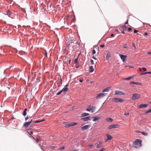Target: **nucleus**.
<instances>
[{
  "mask_svg": "<svg viewBox=\"0 0 151 151\" xmlns=\"http://www.w3.org/2000/svg\"><path fill=\"white\" fill-rule=\"evenodd\" d=\"M27 108H25L24 111L23 113V114L24 116H25L27 114Z\"/></svg>",
  "mask_w": 151,
  "mask_h": 151,
  "instance_id": "nucleus-23",
  "label": "nucleus"
},
{
  "mask_svg": "<svg viewBox=\"0 0 151 151\" xmlns=\"http://www.w3.org/2000/svg\"><path fill=\"white\" fill-rule=\"evenodd\" d=\"M106 52H107V54L106 56V59L107 60H108L109 58L111 57V55L109 51H106Z\"/></svg>",
  "mask_w": 151,
  "mask_h": 151,
  "instance_id": "nucleus-15",
  "label": "nucleus"
},
{
  "mask_svg": "<svg viewBox=\"0 0 151 151\" xmlns=\"http://www.w3.org/2000/svg\"><path fill=\"white\" fill-rule=\"evenodd\" d=\"M91 127V125L89 124L86 125L84 126L81 127V129L83 130H86L88 129Z\"/></svg>",
  "mask_w": 151,
  "mask_h": 151,
  "instance_id": "nucleus-8",
  "label": "nucleus"
},
{
  "mask_svg": "<svg viewBox=\"0 0 151 151\" xmlns=\"http://www.w3.org/2000/svg\"><path fill=\"white\" fill-rule=\"evenodd\" d=\"M45 55H46V56H47V52H45Z\"/></svg>",
  "mask_w": 151,
  "mask_h": 151,
  "instance_id": "nucleus-57",
  "label": "nucleus"
},
{
  "mask_svg": "<svg viewBox=\"0 0 151 151\" xmlns=\"http://www.w3.org/2000/svg\"><path fill=\"white\" fill-rule=\"evenodd\" d=\"M92 58H93V59L95 60H96V59L95 58V57H94V56H93V57H92Z\"/></svg>",
  "mask_w": 151,
  "mask_h": 151,
  "instance_id": "nucleus-51",
  "label": "nucleus"
},
{
  "mask_svg": "<svg viewBox=\"0 0 151 151\" xmlns=\"http://www.w3.org/2000/svg\"><path fill=\"white\" fill-rule=\"evenodd\" d=\"M129 114V113H125L124 114V115L125 116L128 115Z\"/></svg>",
  "mask_w": 151,
  "mask_h": 151,
  "instance_id": "nucleus-39",
  "label": "nucleus"
},
{
  "mask_svg": "<svg viewBox=\"0 0 151 151\" xmlns=\"http://www.w3.org/2000/svg\"><path fill=\"white\" fill-rule=\"evenodd\" d=\"M106 136L107 139L105 141V142H107L111 140L112 138V137L109 134H107Z\"/></svg>",
  "mask_w": 151,
  "mask_h": 151,
  "instance_id": "nucleus-13",
  "label": "nucleus"
},
{
  "mask_svg": "<svg viewBox=\"0 0 151 151\" xmlns=\"http://www.w3.org/2000/svg\"><path fill=\"white\" fill-rule=\"evenodd\" d=\"M128 24V20H127V22H125V24Z\"/></svg>",
  "mask_w": 151,
  "mask_h": 151,
  "instance_id": "nucleus-58",
  "label": "nucleus"
},
{
  "mask_svg": "<svg viewBox=\"0 0 151 151\" xmlns=\"http://www.w3.org/2000/svg\"><path fill=\"white\" fill-rule=\"evenodd\" d=\"M132 77H129L127 78H124V80H130V79H131L132 78Z\"/></svg>",
  "mask_w": 151,
  "mask_h": 151,
  "instance_id": "nucleus-29",
  "label": "nucleus"
},
{
  "mask_svg": "<svg viewBox=\"0 0 151 151\" xmlns=\"http://www.w3.org/2000/svg\"><path fill=\"white\" fill-rule=\"evenodd\" d=\"M142 141L139 139H136L133 142L134 147L136 148H138L142 146Z\"/></svg>",
  "mask_w": 151,
  "mask_h": 151,
  "instance_id": "nucleus-1",
  "label": "nucleus"
},
{
  "mask_svg": "<svg viewBox=\"0 0 151 151\" xmlns=\"http://www.w3.org/2000/svg\"><path fill=\"white\" fill-rule=\"evenodd\" d=\"M40 77H39L38 78V79L39 80L40 79Z\"/></svg>",
  "mask_w": 151,
  "mask_h": 151,
  "instance_id": "nucleus-64",
  "label": "nucleus"
},
{
  "mask_svg": "<svg viewBox=\"0 0 151 151\" xmlns=\"http://www.w3.org/2000/svg\"><path fill=\"white\" fill-rule=\"evenodd\" d=\"M142 70H144V71H145L146 70V69L145 68H142Z\"/></svg>",
  "mask_w": 151,
  "mask_h": 151,
  "instance_id": "nucleus-43",
  "label": "nucleus"
},
{
  "mask_svg": "<svg viewBox=\"0 0 151 151\" xmlns=\"http://www.w3.org/2000/svg\"><path fill=\"white\" fill-rule=\"evenodd\" d=\"M148 105L147 104H141L139 106V107L140 108H142L143 107H147Z\"/></svg>",
  "mask_w": 151,
  "mask_h": 151,
  "instance_id": "nucleus-18",
  "label": "nucleus"
},
{
  "mask_svg": "<svg viewBox=\"0 0 151 151\" xmlns=\"http://www.w3.org/2000/svg\"><path fill=\"white\" fill-rule=\"evenodd\" d=\"M110 88L108 87L107 88H106L105 89H104L103 91H102V92H108L110 90Z\"/></svg>",
  "mask_w": 151,
  "mask_h": 151,
  "instance_id": "nucleus-20",
  "label": "nucleus"
},
{
  "mask_svg": "<svg viewBox=\"0 0 151 151\" xmlns=\"http://www.w3.org/2000/svg\"><path fill=\"white\" fill-rule=\"evenodd\" d=\"M6 14L9 17H10L11 15V12L9 10H7Z\"/></svg>",
  "mask_w": 151,
  "mask_h": 151,
  "instance_id": "nucleus-28",
  "label": "nucleus"
},
{
  "mask_svg": "<svg viewBox=\"0 0 151 151\" xmlns=\"http://www.w3.org/2000/svg\"><path fill=\"white\" fill-rule=\"evenodd\" d=\"M34 122L35 123H37L40 122L41 121H37Z\"/></svg>",
  "mask_w": 151,
  "mask_h": 151,
  "instance_id": "nucleus-45",
  "label": "nucleus"
},
{
  "mask_svg": "<svg viewBox=\"0 0 151 151\" xmlns=\"http://www.w3.org/2000/svg\"><path fill=\"white\" fill-rule=\"evenodd\" d=\"M141 133H142V134L144 136H147L148 134L147 133H145L144 132H141Z\"/></svg>",
  "mask_w": 151,
  "mask_h": 151,
  "instance_id": "nucleus-27",
  "label": "nucleus"
},
{
  "mask_svg": "<svg viewBox=\"0 0 151 151\" xmlns=\"http://www.w3.org/2000/svg\"><path fill=\"white\" fill-rule=\"evenodd\" d=\"M96 53V51L95 50H93V52H92V54L93 55H94V54H95Z\"/></svg>",
  "mask_w": 151,
  "mask_h": 151,
  "instance_id": "nucleus-35",
  "label": "nucleus"
},
{
  "mask_svg": "<svg viewBox=\"0 0 151 151\" xmlns=\"http://www.w3.org/2000/svg\"><path fill=\"white\" fill-rule=\"evenodd\" d=\"M104 149L102 148L99 151H104Z\"/></svg>",
  "mask_w": 151,
  "mask_h": 151,
  "instance_id": "nucleus-52",
  "label": "nucleus"
},
{
  "mask_svg": "<svg viewBox=\"0 0 151 151\" xmlns=\"http://www.w3.org/2000/svg\"><path fill=\"white\" fill-rule=\"evenodd\" d=\"M29 137H32V138H33L34 139H35L32 136V135H30V136H29Z\"/></svg>",
  "mask_w": 151,
  "mask_h": 151,
  "instance_id": "nucleus-59",
  "label": "nucleus"
},
{
  "mask_svg": "<svg viewBox=\"0 0 151 151\" xmlns=\"http://www.w3.org/2000/svg\"><path fill=\"white\" fill-rule=\"evenodd\" d=\"M36 140L37 143H38L39 142V139H37Z\"/></svg>",
  "mask_w": 151,
  "mask_h": 151,
  "instance_id": "nucleus-48",
  "label": "nucleus"
},
{
  "mask_svg": "<svg viewBox=\"0 0 151 151\" xmlns=\"http://www.w3.org/2000/svg\"><path fill=\"white\" fill-rule=\"evenodd\" d=\"M90 106H89L88 108L86 109V111H91L92 113L94 112L96 107L94 106H92L91 108H90Z\"/></svg>",
  "mask_w": 151,
  "mask_h": 151,
  "instance_id": "nucleus-3",
  "label": "nucleus"
},
{
  "mask_svg": "<svg viewBox=\"0 0 151 151\" xmlns=\"http://www.w3.org/2000/svg\"><path fill=\"white\" fill-rule=\"evenodd\" d=\"M27 132L29 134H32L33 133V132L32 131H31L30 132Z\"/></svg>",
  "mask_w": 151,
  "mask_h": 151,
  "instance_id": "nucleus-36",
  "label": "nucleus"
},
{
  "mask_svg": "<svg viewBox=\"0 0 151 151\" xmlns=\"http://www.w3.org/2000/svg\"><path fill=\"white\" fill-rule=\"evenodd\" d=\"M83 80L80 79V80H79V81H80L81 82V83L82 82H83Z\"/></svg>",
  "mask_w": 151,
  "mask_h": 151,
  "instance_id": "nucleus-54",
  "label": "nucleus"
},
{
  "mask_svg": "<svg viewBox=\"0 0 151 151\" xmlns=\"http://www.w3.org/2000/svg\"><path fill=\"white\" fill-rule=\"evenodd\" d=\"M45 121V120L44 119H42V120L41 121H41V122H43V121Z\"/></svg>",
  "mask_w": 151,
  "mask_h": 151,
  "instance_id": "nucleus-61",
  "label": "nucleus"
},
{
  "mask_svg": "<svg viewBox=\"0 0 151 151\" xmlns=\"http://www.w3.org/2000/svg\"><path fill=\"white\" fill-rule=\"evenodd\" d=\"M93 146V145L92 144L88 146V147H91Z\"/></svg>",
  "mask_w": 151,
  "mask_h": 151,
  "instance_id": "nucleus-44",
  "label": "nucleus"
},
{
  "mask_svg": "<svg viewBox=\"0 0 151 151\" xmlns=\"http://www.w3.org/2000/svg\"><path fill=\"white\" fill-rule=\"evenodd\" d=\"M64 148H65V147H61L60 148L59 150H63L64 149Z\"/></svg>",
  "mask_w": 151,
  "mask_h": 151,
  "instance_id": "nucleus-37",
  "label": "nucleus"
},
{
  "mask_svg": "<svg viewBox=\"0 0 151 151\" xmlns=\"http://www.w3.org/2000/svg\"><path fill=\"white\" fill-rule=\"evenodd\" d=\"M132 46L134 47V49L136 48L134 43H132Z\"/></svg>",
  "mask_w": 151,
  "mask_h": 151,
  "instance_id": "nucleus-40",
  "label": "nucleus"
},
{
  "mask_svg": "<svg viewBox=\"0 0 151 151\" xmlns=\"http://www.w3.org/2000/svg\"><path fill=\"white\" fill-rule=\"evenodd\" d=\"M140 96V95L139 94L134 93L133 94L132 99L133 100H135L138 99Z\"/></svg>",
  "mask_w": 151,
  "mask_h": 151,
  "instance_id": "nucleus-5",
  "label": "nucleus"
},
{
  "mask_svg": "<svg viewBox=\"0 0 151 151\" xmlns=\"http://www.w3.org/2000/svg\"><path fill=\"white\" fill-rule=\"evenodd\" d=\"M89 113H84L82 114H81V116L82 117H83L85 116H89Z\"/></svg>",
  "mask_w": 151,
  "mask_h": 151,
  "instance_id": "nucleus-22",
  "label": "nucleus"
},
{
  "mask_svg": "<svg viewBox=\"0 0 151 151\" xmlns=\"http://www.w3.org/2000/svg\"><path fill=\"white\" fill-rule=\"evenodd\" d=\"M92 118L93 121H96L98 119H101V117L100 116L93 117Z\"/></svg>",
  "mask_w": 151,
  "mask_h": 151,
  "instance_id": "nucleus-16",
  "label": "nucleus"
},
{
  "mask_svg": "<svg viewBox=\"0 0 151 151\" xmlns=\"http://www.w3.org/2000/svg\"><path fill=\"white\" fill-rule=\"evenodd\" d=\"M147 54L149 55H151V52H147Z\"/></svg>",
  "mask_w": 151,
  "mask_h": 151,
  "instance_id": "nucleus-49",
  "label": "nucleus"
},
{
  "mask_svg": "<svg viewBox=\"0 0 151 151\" xmlns=\"http://www.w3.org/2000/svg\"><path fill=\"white\" fill-rule=\"evenodd\" d=\"M114 36V35L113 34H111V37H113Z\"/></svg>",
  "mask_w": 151,
  "mask_h": 151,
  "instance_id": "nucleus-56",
  "label": "nucleus"
},
{
  "mask_svg": "<svg viewBox=\"0 0 151 151\" xmlns=\"http://www.w3.org/2000/svg\"><path fill=\"white\" fill-rule=\"evenodd\" d=\"M124 31H123L122 32V34H124L125 33V32H124Z\"/></svg>",
  "mask_w": 151,
  "mask_h": 151,
  "instance_id": "nucleus-60",
  "label": "nucleus"
},
{
  "mask_svg": "<svg viewBox=\"0 0 151 151\" xmlns=\"http://www.w3.org/2000/svg\"><path fill=\"white\" fill-rule=\"evenodd\" d=\"M90 72H92L94 71V68L93 66H91L89 68Z\"/></svg>",
  "mask_w": 151,
  "mask_h": 151,
  "instance_id": "nucleus-24",
  "label": "nucleus"
},
{
  "mask_svg": "<svg viewBox=\"0 0 151 151\" xmlns=\"http://www.w3.org/2000/svg\"><path fill=\"white\" fill-rule=\"evenodd\" d=\"M148 74V72H145V73H140L139 74L140 75H145V74Z\"/></svg>",
  "mask_w": 151,
  "mask_h": 151,
  "instance_id": "nucleus-30",
  "label": "nucleus"
},
{
  "mask_svg": "<svg viewBox=\"0 0 151 151\" xmlns=\"http://www.w3.org/2000/svg\"><path fill=\"white\" fill-rule=\"evenodd\" d=\"M144 35H148V33L147 32L144 33Z\"/></svg>",
  "mask_w": 151,
  "mask_h": 151,
  "instance_id": "nucleus-53",
  "label": "nucleus"
},
{
  "mask_svg": "<svg viewBox=\"0 0 151 151\" xmlns=\"http://www.w3.org/2000/svg\"><path fill=\"white\" fill-rule=\"evenodd\" d=\"M28 118V116H27L25 118V119L26 120H27Z\"/></svg>",
  "mask_w": 151,
  "mask_h": 151,
  "instance_id": "nucleus-55",
  "label": "nucleus"
},
{
  "mask_svg": "<svg viewBox=\"0 0 151 151\" xmlns=\"http://www.w3.org/2000/svg\"><path fill=\"white\" fill-rule=\"evenodd\" d=\"M148 74H151V72H148Z\"/></svg>",
  "mask_w": 151,
  "mask_h": 151,
  "instance_id": "nucleus-63",
  "label": "nucleus"
},
{
  "mask_svg": "<svg viewBox=\"0 0 151 151\" xmlns=\"http://www.w3.org/2000/svg\"><path fill=\"white\" fill-rule=\"evenodd\" d=\"M121 28L123 31H125L127 29V27L125 25H124Z\"/></svg>",
  "mask_w": 151,
  "mask_h": 151,
  "instance_id": "nucleus-26",
  "label": "nucleus"
},
{
  "mask_svg": "<svg viewBox=\"0 0 151 151\" xmlns=\"http://www.w3.org/2000/svg\"><path fill=\"white\" fill-rule=\"evenodd\" d=\"M68 86V84H66L65 86V87L62 90V92H63L64 93H65L66 92H67L68 90V88H67V86Z\"/></svg>",
  "mask_w": 151,
  "mask_h": 151,
  "instance_id": "nucleus-11",
  "label": "nucleus"
},
{
  "mask_svg": "<svg viewBox=\"0 0 151 151\" xmlns=\"http://www.w3.org/2000/svg\"><path fill=\"white\" fill-rule=\"evenodd\" d=\"M104 45H100V47H104Z\"/></svg>",
  "mask_w": 151,
  "mask_h": 151,
  "instance_id": "nucleus-47",
  "label": "nucleus"
},
{
  "mask_svg": "<svg viewBox=\"0 0 151 151\" xmlns=\"http://www.w3.org/2000/svg\"><path fill=\"white\" fill-rule=\"evenodd\" d=\"M130 83L131 84H135L137 85H140L141 84V83H138V82H135L134 81L130 82Z\"/></svg>",
  "mask_w": 151,
  "mask_h": 151,
  "instance_id": "nucleus-19",
  "label": "nucleus"
},
{
  "mask_svg": "<svg viewBox=\"0 0 151 151\" xmlns=\"http://www.w3.org/2000/svg\"><path fill=\"white\" fill-rule=\"evenodd\" d=\"M91 62L92 64H94V63H93V60H91Z\"/></svg>",
  "mask_w": 151,
  "mask_h": 151,
  "instance_id": "nucleus-46",
  "label": "nucleus"
},
{
  "mask_svg": "<svg viewBox=\"0 0 151 151\" xmlns=\"http://www.w3.org/2000/svg\"><path fill=\"white\" fill-rule=\"evenodd\" d=\"M102 142L101 141H99V143L97 145V148H99L102 147Z\"/></svg>",
  "mask_w": 151,
  "mask_h": 151,
  "instance_id": "nucleus-17",
  "label": "nucleus"
},
{
  "mask_svg": "<svg viewBox=\"0 0 151 151\" xmlns=\"http://www.w3.org/2000/svg\"><path fill=\"white\" fill-rule=\"evenodd\" d=\"M32 119H31V120L29 122H25L23 125L25 127H28V126L32 122Z\"/></svg>",
  "mask_w": 151,
  "mask_h": 151,
  "instance_id": "nucleus-9",
  "label": "nucleus"
},
{
  "mask_svg": "<svg viewBox=\"0 0 151 151\" xmlns=\"http://www.w3.org/2000/svg\"><path fill=\"white\" fill-rule=\"evenodd\" d=\"M142 70V68H139V70L140 71H141Z\"/></svg>",
  "mask_w": 151,
  "mask_h": 151,
  "instance_id": "nucleus-62",
  "label": "nucleus"
},
{
  "mask_svg": "<svg viewBox=\"0 0 151 151\" xmlns=\"http://www.w3.org/2000/svg\"><path fill=\"white\" fill-rule=\"evenodd\" d=\"M77 123H70L69 124H67L66 123V122H64L63 123V124H65V126L64 127L65 128L68 127L72 126H74L75 125H76L77 124Z\"/></svg>",
  "mask_w": 151,
  "mask_h": 151,
  "instance_id": "nucleus-4",
  "label": "nucleus"
},
{
  "mask_svg": "<svg viewBox=\"0 0 151 151\" xmlns=\"http://www.w3.org/2000/svg\"><path fill=\"white\" fill-rule=\"evenodd\" d=\"M55 147L54 146H52L50 147V148L51 149H53L55 148Z\"/></svg>",
  "mask_w": 151,
  "mask_h": 151,
  "instance_id": "nucleus-41",
  "label": "nucleus"
},
{
  "mask_svg": "<svg viewBox=\"0 0 151 151\" xmlns=\"http://www.w3.org/2000/svg\"><path fill=\"white\" fill-rule=\"evenodd\" d=\"M39 145L41 149L43 151H44V150L42 149V146L40 144H39Z\"/></svg>",
  "mask_w": 151,
  "mask_h": 151,
  "instance_id": "nucleus-42",
  "label": "nucleus"
},
{
  "mask_svg": "<svg viewBox=\"0 0 151 151\" xmlns=\"http://www.w3.org/2000/svg\"><path fill=\"white\" fill-rule=\"evenodd\" d=\"M106 121L107 122H111L113 121V119L111 118H108L106 119Z\"/></svg>",
  "mask_w": 151,
  "mask_h": 151,
  "instance_id": "nucleus-25",
  "label": "nucleus"
},
{
  "mask_svg": "<svg viewBox=\"0 0 151 151\" xmlns=\"http://www.w3.org/2000/svg\"><path fill=\"white\" fill-rule=\"evenodd\" d=\"M138 32V30H137L136 29H134V33H137Z\"/></svg>",
  "mask_w": 151,
  "mask_h": 151,
  "instance_id": "nucleus-38",
  "label": "nucleus"
},
{
  "mask_svg": "<svg viewBox=\"0 0 151 151\" xmlns=\"http://www.w3.org/2000/svg\"><path fill=\"white\" fill-rule=\"evenodd\" d=\"M91 117L90 116L85 117V118H82L81 120L83 121H86L89 120H90Z\"/></svg>",
  "mask_w": 151,
  "mask_h": 151,
  "instance_id": "nucleus-12",
  "label": "nucleus"
},
{
  "mask_svg": "<svg viewBox=\"0 0 151 151\" xmlns=\"http://www.w3.org/2000/svg\"><path fill=\"white\" fill-rule=\"evenodd\" d=\"M128 47L127 45V44H125L124 46V47L125 48H127Z\"/></svg>",
  "mask_w": 151,
  "mask_h": 151,
  "instance_id": "nucleus-34",
  "label": "nucleus"
},
{
  "mask_svg": "<svg viewBox=\"0 0 151 151\" xmlns=\"http://www.w3.org/2000/svg\"><path fill=\"white\" fill-rule=\"evenodd\" d=\"M150 112H151V109H150L149 110L146 111L145 112L146 113H148Z\"/></svg>",
  "mask_w": 151,
  "mask_h": 151,
  "instance_id": "nucleus-32",
  "label": "nucleus"
},
{
  "mask_svg": "<svg viewBox=\"0 0 151 151\" xmlns=\"http://www.w3.org/2000/svg\"><path fill=\"white\" fill-rule=\"evenodd\" d=\"M128 30H129V31H131L132 30V29L131 28H128Z\"/></svg>",
  "mask_w": 151,
  "mask_h": 151,
  "instance_id": "nucleus-50",
  "label": "nucleus"
},
{
  "mask_svg": "<svg viewBox=\"0 0 151 151\" xmlns=\"http://www.w3.org/2000/svg\"><path fill=\"white\" fill-rule=\"evenodd\" d=\"M119 56L121 59L122 60L123 62H124L125 61V59L127 58V56L122 55H120Z\"/></svg>",
  "mask_w": 151,
  "mask_h": 151,
  "instance_id": "nucleus-14",
  "label": "nucleus"
},
{
  "mask_svg": "<svg viewBox=\"0 0 151 151\" xmlns=\"http://www.w3.org/2000/svg\"><path fill=\"white\" fill-rule=\"evenodd\" d=\"M115 94L117 95H124L125 93L122 92L121 91H116L115 92Z\"/></svg>",
  "mask_w": 151,
  "mask_h": 151,
  "instance_id": "nucleus-10",
  "label": "nucleus"
},
{
  "mask_svg": "<svg viewBox=\"0 0 151 151\" xmlns=\"http://www.w3.org/2000/svg\"><path fill=\"white\" fill-rule=\"evenodd\" d=\"M58 87H60L62 84V80L61 78H60V81L58 83Z\"/></svg>",
  "mask_w": 151,
  "mask_h": 151,
  "instance_id": "nucleus-21",
  "label": "nucleus"
},
{
  "mask_svg": "<svg viewBox=\"0 0 151 151\" xmlns=\"http://www.w3.org/2000/svg\"><path fill=\"white\" fill-rule=\"evenodd\" d=\"M62 90H60L59 92H58L57 94H56L57 95H59L60 94V93L62 92Z\"/></svg>",
  "mask_w": 151,
  "mask_h": 151,
  "instance_id": "nucleus-31",
  "label": "nucleus"
},
{
  "mask_svg": "<svg viewBox=\"0 0 151 151\" xmlns=\"http://www.w3.org/2000/svg\"><path fill=\"white\" fill-rule=\"evenodd\" d=\"M78 57L75 60V63H78Z\"/></svg>",
  "mask_w": 151,
  "mask_h": 151,
  "instance_id": "nucleus-33",
  "label": "nucleus"
},
{
  "mask_svg": "<svg viewBox=\"0 0 151 151\" xmlns=\"http://www.w3.org/2000/svg\"><path fill=\"white\" fill-rule=\"evenodd\" d=\"M113 100L115 102H122L124 101V100L123 99L117 98H115L113 99Z\"/></svg>",
  "mask_w": 151,
  "mask_h": 151,
  "instance_id": "nucleus-7",
  "label": "nucleus"
},
{
  "mask_svg": "<svg viewBox=\"0 0 151 151\" xmlns=\"http://www.w3.org/2000/svg\"><path fill=\"white\" fill-rule=\"evenodd\" d=\"M106 93H101L99 94H97L96 96V98L97 99H99L100 98H101L106 96Z\"/></svg>",
  "mask_w": 151,
  "mask_h": 151,
  "instance_id": "nucleus-6",
  "label": "nucleus"
},
{
  "mask_svg": "<svg viewBox=\"0 0 151 151\" xmlns=\"http://www.w3.org/2000/svg\"><path fill=\"white\" fill-rule=\"evenodd\" d=\"M119 127V125L117 124H111L109 125L108 127L109 129H111L113 128H117Z\"/></svg>",
  "mask_w": 151,
  "mask_h": 151,
  "instance_id": "nucleus-2",
  "label": "nucleus"
}]
</instances>
